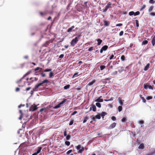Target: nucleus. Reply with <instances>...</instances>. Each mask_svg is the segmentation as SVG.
<instances>
[{
	"mask_svg": "<svg viewBox=\"0 0 155 155\" xmlns=\"http://www.w3.org/2000/svg\"><path fill=\"white\" fill-rule=\"evenodd\" d=\"M129 15L130 16H132L134 15V12L133 11L130 12L129 13Z\"/></svg>",
	"mask_w": 155,
	"mask_h": 155,
	"instance_id": "nucleus-29",
	"label": "nucleus"
},
{
	"mask_svg": "<svg viewBox=\"0 0 155 155\" xmlns=\"http://www.w3.org/2000/svg\"><path fill=\"white\" fill-rule=\"evenodd\" d=\"M116 123L114 122L111 124L109 126V128L110 129H112L114 128L116 126Z\"/></svg>",
	"mask_w": 155,
	"mask_h": 155,
	"instance_id": "nucleus-9",
	"label": "nucleus"
},
{
	"mask_svg": "<svg viewBox=\"0 0 155 155\" xmlns=\"http://www.w3.org/2000/svg\"><path fill=\"white\" fill-rule=\"evenodd\" d=\"M93 117V118H92V120L94 121H96V120H95V117H94V116H92L91 117Z\"/></svg>",
	"mask_w": 155,
	"mask_h": 155,
	"instance_id": "nucleus-58",
	"label": "nucleus"
},
{
	"mask_svg": "<svg viewBox=\"0 0 155 155\" xmlns=\"http://www.w3.org/2000/svg\"><path fill=\"white\" fill-rule=\"evenodd\" d=\"M135 22H136V26L137 27H138L139 26L138 21L137 20H135Z\"/></svg>",
	"mask_w": 155,
	"mask_h": 155,
	"instance_id": "nucleus-34",
	"label": "nucleus"
},
{
	"mask_svg": "<svg viewBox=\"0 0 155 155\" xmlns=\"http://www.w3.org/2000/svg\"><path fill=\"white\" fill-rule=\"evenodd\" d=\"M72 150H69L66 153L67 154H69L72 152Z\"/></svg>",
	"mask_w": 155,
	"mask_h": 155,
	"instance_id": "nucleus-48",
	"label": "nucleus"
},
{
	"mask_svg": "<svg viewBox=\"0 0 155 155\" xmlns=\"http://www.w3.org/2000/svg\"><path fill=\"white\" fill-rule=\"evenodd\" d=\"M74 122V120H71L70 121V123H69V125H71L73 124Z\"/></svg>",
	"mask_w": 155,
	"mask_h": 155,
	"instance_id": "nucleus-46",
	"label": "nucleus"
},
{
	"mask_svg": "<svg viewBox=\"0 0 155 155\" xmlns=\"http://www.w3.org/2000/svg\"><path fill=\"white\" fill-rule=\"evenodd\" d=\"M141 99L144 103H145L146 102V100L144 97H141Z\"/></svg>",
	"mask_w": 155,
	"mask_h": 155,
	"instance_id": "nucleus-49",
	"label": "nucleus"
},
{
	"mask_svg": "<svg viewBox=\"0 0 155 155\" xmlns=\"http://www.w3.org/2000/svg\"><path fill=\"white\" fill-rule=\"evenodd\" d=\"M78 72H77L75 73L73 76V78H74V77L77 76H78Z\"/></svg>",
	"mask_w": 155,
	"mask_h": 155,
	"instance_id": "nucleus-36",
	"label": "nucleus"
},
{
	"mask_svg": "<svg viewBox=\"0 0 155 155\" xmlns=\"http://www.w3.org/2000/svg\"><path fill=\"white\" fill-rule=\"evenodd\" d=\"M79 38L77 37L73 39L71 41L70 43L71 46L74 47L79 41Z\"/></svg>",
	"mask_w": 155,
	"mask_h": 155,
	"instance_id": "nucleus-2",
	"label": "nucleus"
},
{
	"mask_svg": "<svg viewBox=\"0 0 155 155\" xmlns=\"http://www.w3.org/2000/svg\"><path fill=\"white\" fill-rule=\"evenodd\" d=\"M95 117L96 118L98 119H100L101 118V116L100 114L96 115V116H95Z\"/></svg>",
	"mask_w": 155,
	"mask_h": 155,
	"instance_id": "nucleus-32",
	"label": "nucleus"
},
{
	"mask_svg": "<svg viewBox=\"0 0 155 155\" xmlns=\"http://www.w3.org/2000/svg\"><path fill=\"white\" fill-rule=\"evenodd\" d=\"M101 96H100L99 98L96 99L95 100V101L99 102H103V100L101 98Z\"/></svg>",
	"mask_w": 155,
	"mask_h": 155,
	"instance_id": "nucleus-8",
	"label": "nucleus"
},
{
	"mask_svg": "<svg viewBox=\"0 0 155 155\" xmlns=\"http://www.w3.org/2000/svg\"><path fill=\"white\" fill-rule=\"evenodd\" d=\"M96 106L99 108H100L101 107V104L99 103H96Z\"/></svg>",
	"mask_w": 155,
	"mask_h": 155,
	"instance_id": "nucleus-27",
	"label": "nucleus"
},
{
	"mask_svg": "<svg viewBox=\"0 0 155 155\" xmlns=\"http://www.w3.org/2000/svg\"><path fill=\"white\" fill-rule=\"evenodd\" d=\"M117 74V71H115L111 74V75L113 76H115Z\"/></svg>",
	"mask_w": 155,
	"mask_h": 155,
	"instance_id": "nucleus-40",
	"label": "nucleus"
},
{
	"mask_svg": "<svg viewBox=\"0 0 155 155\" xmlns=\"http://www.w3.org/2000/svg\"><path fill=\"white\" fill-rule=\"evenodd\" d=\"M38 79V78H30V80L31 81L29 82L31 83L34 81H37Z\"/></svg>",
	"mask_w": 155,
	"mask_h": 155,
	"instance_id": "nucleus-11",
	"label": "nucleus"
},
{
	"mask_svg": "<svg viewBox=\"0 0 155 155\" xmlns=\"http://www.w3.org/2000/svg\"><path fill=\"white\" fill-rule=\"evenodd\" d=\"M77 113V111H74L73 113H72L71 115V116H73L75 115V114Z\"/></svg>",
	"mask_w": 155,
	"mask_h": 155,
	"instance_id": "nucleus-50",
	"label": "nucleus"
},
{
	"mask_svg": "<svg viewBox=\"0 0 155 155\" xmlns=\"http://www.w3.org/2000/svg\"><path fill=\"white\" fill-rule=\"evenodd\" d=\"M149 86L148 84H144V88L145 89H147L148 87Z\"/></svg>",
	"mask_w": 155,
	"mask_h": 155,
	"instance_id": "nucleus-42",
	"label": "nucleus"
},
{
	"mask_svg": "<svg viewBox=\"0 0 155 155\" xmlns=\"http://www.w3.org/2000/svg\"><path fill=\"white\" fill-rule=\"evenodd\" d=\"M70 87V85L69 84H68L65 86H64V88L65 90L69 88Z\"/></svg>",
	"mask_w": 155,
	"mask_h": 155,
	"instance_id": "nucleus-22",
	"label": "nucleus"
},
{
	"mask_svg": "<svg viewBox=\"0 0 155 155\" xmlns=\"http://www.w3.org/2000/svg\"><path fill=\"white\" fill-rule=\"evenodd\" d=\"M46 108H42L40 110V112H42L43 111H44L45 112L46 111Z\"/></svg>",
	"mask_w": 155,
	"mask_h": 155,
	"instance_id": "nucleus-35",
	"label": "nucleus"
},
{
	"mask_svg": "<svg viewBox=\"0 0 155 155\" xmlns=\"http://www.w3.org/2000/svg\"><path fill=\"white\" fill-rule=\"evenodd\" d=\"M118 110L119 112H120L122 110V107L121 106H118Z\"/></svg>",
	"mask_w": 155,
	"mask_h": 155,
	"instance_id": "nucleus-28",
	"label": "nucleus"
},
{
	"mask_svg": "<svg viewBox=\"0 0 155 155\" xmlns=\"http://www.w3.org/2000/svg\"><path fill=\"white\" fill-rule=\"evenodd\" d=\"M146 7V5H143L140 8V11H141L143 10Z\"/></svg>",
	"mask_w": 155,
	"mask_h": 155,
	"instance_id": "nucleus-33",
	"label": "nucleus"
},
{
	"mask_svg": "<svg viewBox=\"0 0 155 155\" xmlns=\"http://www.w3.org/2000/svg\"><path fill=\"white\" fill-rule=\"evenodd\" d=\"M144 121L143 120H140L139 121V123L140 124H144Z\"/></svg>",
	"mask_w": 155,
	"mask_h": 155,
	"instance_id": "nucleus-44",
	"label": "nucleus"
},
{
	"mask_svg": "<svg viewBox=\"0 0 155 155\" xmlns=\"http://www.w3.org/2000/svg\"><path fill=\"white\" fill-rule=\"evenodd\" d=\"M89 119V118L87 117H86L83 120V123H85L87 121L88 119Z\"/></svg>",
	"mask_w": 155,
	"mask_h": 155,
	"instance_id": "nucleus-31",
	"label": "nucleus"
},
{
	"mask_svg": "<svg viewBox=\"0 0 155 155\" xmlns=\"http://www.w3.org/2000/svg\"><path fill=\"white\" fill-rule=\"evenodd\" d=\"M54 73L52 72L51 71L49 73V78H51L52 77L54 76Z\"/></svg>",
	"mask_w": 155,
	"mask_h": 155,
	"instance_id": "nucleus-25",
	"label": "nucleus"
},
{
	"mask_svg": "<svg viewBox=\"0 0 155 155\" xmlns=\"http://www.w3.org/2000/svg\"><path fill=\"white\" fill-rule=\"evenodd\" d=\"M144 148V144L143 143L140 144L138 147V148L139 149H143Z\"/></svg>",
	"mask_w": 155,
	"mask_h": 155,
	"instance_id": "nucleus-19",
	"label": "nucleus"
},
{
	"mask_svg": "<svg viewBox=\"0 0 155 155\" xmlns=\"http://www.w3.org/2000/svg\"><path fill=\"white\" fill-rule=\"evenodd\" d=\"M60 107L58 105H56L54 107H53V108L54 109H57L58 108H59Z\"/></svg>",
	"mask_w": 155,
	"mask_h": 155,
	"instance_id": "nucleus-56",
	"label": "nucleus"
},
{
	"mask_svg": "<svg viewBox=\"0 0 155 155\" xmlns=\"http://www.w3.org/2000/svg\"><path fill=\"white\" fill-rule=\"evenodd\" d=\"M97 45H100L102 41V40L99 38L97 39Z\"/></svg>",
	"mask_w": 155,
	"mask_h": 155,
	"instance_id": "nucleus-17",
	"label": "nucleus"
},
{
	"mask_svg": "<svg viewBox=\"0 0 155 155\" xmlns=\"http://www.w3.org/2000/svg\"><path fill=\"white\" fill-rule=\"evenodd\" d=\"M108 46L107 45H105L102 47L100 50V52L102 53L103 51H106L108 48Z\"/></svg>",
	"mask_w": 155,
	"mask_h": 155,
	"instance_id": "nucleus-5",
	"label": "nucleus"
},
{
	"mask_svg": "<svg viewBox=\"0 0 155 155\" xmlns=\"http://www.w3.org/2000/svg\"><path fill=\"white\" fill-rule=\"evenodd\" d=\"M148 88L150 89H152V90L153 89V87L152 86H151V85H150L149 86Z\"/></svg>",
	"mask_w": 155,
	"mask_h": 155,
	"instance_id": "nucleus-60",
	"label": "nucleus"
},
{
	"mask_svg": "<svg viewBox=\"0 0 155 155\" xmlns=\"http://www.w3.org/2000/svg\"><path fill=\"white\" fill-rule=\"evenodd\" d=\"M92 109L94 111H95L96 110V106L93 104L91 105V107L90 108L89 111H91Z\"/></svg>",
	"mask_w": 155,
	"mask_h": 155,
	"instance_id": "nucleus-7",
	"label": "nucleus"
},
{
	"mask_svg": "<svg viewBox=\"0 0 155 155\" xmlns=\"http://www.w3.org/2000/svg\"><path fill=\"white\" fill-rule=\"evenodd\" d=\"M152 98V96H148L147 98L146 99L147 100H150V99H151Z\"/></svg>",
	"mask_w": 155,
	"mask_h": 155,
	"instance_id": "nucleus-43",
	"label": "nucleus"
},
{
	"mask_svg": "<svg viewBox=\"0 0 155 155\" xmlns=\"http://www.w3.org/2000/svg\"><path fill=\"white\" fill-rule=\"evenodd\" d=\"M67 101V99H64L60 103H59L58 105V106L60 107L61 105H63L64 103H65Z\"/></svg>",
	"mask_w": 155,
	"mask_h": 155,
	"instance_id": "nucleus-10",
	"label": "nucleus"
},
{
	"mask_svg": "<svg viewBox=\"0 0 155 155\" xmlns=\"http://www.w3.org/2000/svg\"><path fill=\"white\" fill-rule=\"evenodd\" d=\"M31 89V87H28L26 88V91H28L30 89Z\"/></svg>",
	"mask_w": 155,
	"mask_h": 155,
	"instance_id": "nucleus-64",
	"label": "nucleus"
},
{
	"mask_svg": "<svg viewBox=\"0 0 155 155\" xmlns=\"http://www.w3.org/2000/svg\"><path fill=\"white\" fill-rule=\"evenodd\" d=\"M107 114V113L105 112H102L101 113V116L102 117V118H103L104 116Z\"/></svg>",
	"mask_w": 155,
	"mask_h": 155,
	"instance_id": "nucleus-18",
	"label": "nucleus"
},
{
	"mask_svg": "<svg viewBox=\"0 0 155 155\" xmlns=\"http://www.w3.org/2000/svg\"><path fill=\"white\" fill-rule=\"evenodd\" d=\"M104 26L105 27L109 25L110 23L109 21H107L104 20Z\"/></svg>",
	"mask_w": 155,
	"mask_h": 155,
	"instance_id": "nucleus-15",
	"label": "nucleus"
},
{
	"mask_svg": "<svg viewBox=\"0 0 155 155\" xmlns=\"http://www.w3.org/2000/svg\"><path fill=\"white\" fill-rule=\"evenodd\" d=\"M118 100H119V102L120 103L121 105H122L123 104V100L121 99V98H120V97L118 98ZM124 101V100H123Z\"/></svg>",
	"mask_w": 155,
	"mask_h": 155,
	"instance_id": "nucleus-20",
	"label": "nucleus"
},
{
	"mask_svg": "<svg viewBox=\"0 0 155 155\" xmlns=\"http://www.w3.org/2000/svg\"><path fill=\"white\" fill-rule=\"evenodd\" d=\"M49 83V81H48V80L45 79V80L43 81L42 82L40 83L39 84L36 85L35 87L33 88V90H32L33 91H35V90L38 88L39 87L41 86H43V84L45 83Z\"/></svg>",
	"mask_w": 155,
	"mask_h": 155,
	"instance_id": "nucleus-1",
	"label": "nucleus"
},
{
	"mask_svg": "<svg viewBox=\"0 0 155 155\" xmlns=\"http://www.w3.org/2000/svg\"><path fill=\"white\" fill-rule=\"evenodd\" d=\"M41 76L42 77H44L46 75L45 74L43 73H42L41 74Z\"/></svg>",
	"mask_w": 155,
	"mask_h": 155,
	"instance_id": "nucleus-62",
	"label": "nucleus"
},
{
	"mask_svg": "<svg viewBox=\"0 0 155 155\" xmlns=\"http://www.w3.org/2000/svg\"><path fill=\"white\" fill-rule=\"evenodd\" d=\"M74 26H72L71 27L69 28L67 31V32H70L72 31V30L73 29H74Z\"/></svg>",
	"mask_w": 155,
	"mask_h": 155,
	"instance_id": "nucleus-13",
	"label": "nucleus"
},
{
	"mask_svg": "<svg viewBox=\"0 0 155 155\" xmlns=\"http://www.w3.org/2000/svg\"><path fill=\"white\" fill-rule=\"evenodd\" d=\"M111 2H109L105 6L104 9H103V12H106L109 8H111Z\"/></svg>",
	"mask_w": 155,
	"mask_h": 155,
	"instance_id": "nucleus-3",
	"label": "nucleus"
},
{
	"mask_svg": "<svg viewBox=\"0 0 155 155\" xmlns=\"http://www.w3.org/2000/svg\"><path fill=\"white\" fill-rule=\"evenodd\" d=\"M125 57L124 55H122L121 57V60L122 61H124L125 60Z\"/></svg>",
	"mask_w": 155,
	"mask_h": 155,
	"instance_id": "nucleus-26",
	"label": "nucleus"
},
{
	"mask_svg": "<svg viewBox=\"0 0 155 155\" xmlns=\"http://www.w3.org/2000/svg\"><path fill=\"white\" fill-rule=\"evenodd\" d=\"M96 81L95 80H94L92 81L91 82H89L87 84L88 86H91L94 83H95Z\"/></svg>",
	"mask_w": 155,
	"mask_h": 155,
	"instance_id": "nucleus-16",
	"label": "nucleus"
},
{
	"mask_svg": "<svg viewBox=\"0 0 155 155\" xmlns=\"http://www.w3.org/2000/svg\"><path fill=\"white\" fill-rule=\"evenodd\" d=\"M81 146L80 145H79L76 147L77 150H79L78 151V153H81L84 150V147H82L81 149Z\"/></svg>",
	"mask_w": 155,
	"mask_h": 155,
	"instance_id": "nucleus-4",
	"label": "nucleus"
},
{
	"mask_svg": "<svg viewBox=\"0 0 155 155\" xmlns=\"http://www.w3.org/2000/svg\"><path fill=\"white\" fill-rule=\"evenodd\" d=\"M153 6H151L150 7L149 9V12H151L153 9Z\"/></svg>",
	"mask_w": 155,
	"mask_h": 155,
	"instance_id": "nucleus-39",
	"label": "nucleus"
},
{
	"mask_svg": "<svg viewBox=\"0 0 155 155\" xmlns=\"http://www.w3.org/2000/svg\"><path fill=\"white\" fill-rule=\"evenodd\" d=\"M37 106L35 105H32L30 109V111H34L37 109Z\"/></svg>",
	"mask_w": 155,
	"mask_h": 155,
	"instance_id": "nucleus-6",
	"label": "nucleus"
},
{
	"mask_svg": "<svg viewBox=\"0 0 155 155\" xmlns=\"http://www.w3.org/2000/svg\"><path fill=\"white\" fill-rule=\"evenodd\" d=\"M114 57V55L113 54H112L109 58V59L110 60H112L113 59V58Z\"/></svg>",
	"mask_w": 155,
	"mask_h": 155,
	"instance_id": "nucleus-38",
	"label": "nucleus"
},
{
	"mask_svg": "<svg viewBox=\"0 0 155 155\" xmlns=\"http://www.w3.org/2000/svg\"><path fill=\"white\" fill-rule=\"evenodd\" d=\"M148 43V41L147 40H144V41H143L142 43V45H146V44H147Z\"/></svg>",
	"mask_w": 155,
	"mask_h": 155,
	"instance_id": "nucleus-21",
	"label": "nucleus"
},
{
	"mask_svg": "<svg viewBox=\"0 0 155 155\" xmlns=\"http://www.w3.org/2000/svg\"><path fill=\"white\" fill-rule=\"evenodd\" d=\"M150 65L149 63H148L146 66L145 67V68H149Z\"/></svg>",
	"mask_w": 155,
	"mask_h": 155,
	"instance_id": "nucleus-59",
	"label": "nucleus"
},
{
	"mask_svg": "<svg viewBox=\"0 0 155 155\" xmlns=\"http://www.w3.org/2000/svg\"><path fill=\"white\" fill-rule=\"evenodd\" d=\"M153 0H149V3L151 4H153L155 2L153 1Z\"/></svg>",
	"mask_w": 155,
	"mask_h": 155,
	"instance_id": "nucleus-55",
	"label": "nucleus"
},
{
	"mask_svg": "<svg viewBox=\"0 0 155 155\" xmlns=\"http://www.w3.org/2000/svg\"><path fill=\"white\" fill-rule=\"evenodd\" d=\"M39 13L41 16L46 15L47 14V13L46 12H40Z\"/></svg>",
	"mask_w": 155,
	"mask_h": 155,
	"instance_id": "nucleus-23",
	"label": "nucleus"
},
{
	"mask_svg": "<svg viewBox=\"0 0 155 155\" xmlns=\"http://www.w3.org/2000/svg\"><path fill=\"white\" fill-rule=\"evenodd\" d=\"M150 15L152 16H154L155 15V13L154 12H151L150 13Z\"/></svg>",
	"mask_w": 155,
	"mask_h": 155,
	"instance_id": "nucleus-63",
	"label": "nucleus"
},
{
	"mask_svg": "<svg viewBox=\"0 0 155 155\" xmlns=\"http://www.w3.org/2000/svg\"><path fill=\"white\" fill-rule=\"evenodd\" d=\"M111 119L113 120V121H115L116 120V118L114 116H113L112 117H111Z\"/></svg>",
	"mask_w": 155,
	"mask_h": 155,
	"instance_id": "nucleus-47",
	"label": "nucleus"
},
{
	"mask_svg": "<svg viewBox=\"0 0 155 155\" xmlns=\"http://www.w3.org/2000/svg\"><path fill=\"white\" fill-rule=\"evenodd\" d=\"M151 43L152 44V46H154L155 45V36H154L152 40Z\"/></svg>",
	"mask_w": 155,
	"mask_h": 155,
	"instance_id": "nucleus-12",
	"label": "nucleus"
},
{
	"mask_svg": "<svg viewBox=\"0 0 155 155\" xmlns=\"http://www.w3.org/2000/svg\"><path fill=\"white\" fill-rule=\"evenodd\" d=\"M51 69H47L44 70L45 72H48L51 71Z\"/></svg>",
	"mask_w": 155,
	"mask_h": 155,
	"instance_id": "nucleus-57",
	"label": "nucleus"
},
{
	"mask_svg": "<svg viewBox=\"0 0 155 155\" xmlns=\"http://www.w3.org/2000/svg\"><path fill=\"white\" fill-rule=\"evenodd\" d=\"M65 144L66 145L68 146L70 145V142L68 141H66L65 142Z\"/></svg>",
	"mask_w": 155,
	"mask_h": 155,
	"instance_id": "nucleus-41",
	"label": "nucleus"
},
{
	"mask_svg": "<svg viewBox=\"0 0 155 155\" xmlns=\"http://www.w3.org/2000/svg\"><path fill=\"white\" fill-rule=\"evenodd\" d=\"M124 32L123 31H121L119 33V35L120 36H121L123 34Z\"/></svg>",
	"mask_w": 155,
	"mask_h": 155,
	"instance_id": "nucleus-51",
	"label": "nucleus"
},
{
	"mask_svg": "<svg viewBox=\"0 0 155 155\" xmlns=\"http://www.w3.org/2000/svg\"><path fill=\"white\" fill-rule=\"evenodd\" d=\"M42 148L41 147H38L36 150V153L38 154L39 153L41 152V150L42 149Z\"/></svg>",
	"mask_w": 155,
	"mask_h": 155,
	"instance_id": "nucleus-14",
	"label": "nucleus"
},
{
	"mask_svg": "<svg viewBox=\"0 0 155 155\" xmlns=\"http://www.w3.org/2000/svg\"><path fill=\"white\" fill-rule=\"evenodd\" d=\"M122 25H123L122 24L120 23V24H117L116 25V26H122Z\"/></svg>",
	"mask_w": 155,
	"mask_h": 155,
	"instance_id": "nucleus-53",
	"label": "nucleus"
},
{
	"mask_svg": "<svg viewBox=\"0 0 155 155\" xmlns=\"http://www.w3.org/2000/svg\"><path fill=\"white\" fill-rule=\"evenodd\" d=\"M108 106L110 108L113 107V104H110L108 105Z\"/></svg>",
	"mask_w": 155,
	"mask_h": 155,
	"instance_id": "nucleus-61",
	"label": "nucleus"
},
{
	"mask_svg": "<svg viewBox=\"0 0 155 155\" xmlns=\"http://www.w3.org/2000/svg\"><path fill=\"white\" fill-rule=\"evenodd\" d=\"M127 120V118L125 117H124L121 120V121L123 122H124L126 121Z\"/></svg>",
	"mask_w": 155,
	"mask_h": 155,
	"instance_id": "nucleus-30",
	"label": "nucleus"
},
{
	"mask_svg": "<svg viewBox=\"0 0 155 155\" xmlns=\"http://www.w3.org/2000/svg\"><path fill=\"white\" fill-rule=\"evenodd\" d=\"M140 14V12L139 11H137L135 12H134V16H136Z\"/></svg>",
	"mask_w": 155,
	"mask_h": 155,
	"instance_id": "nucleus-37",
	"label": "nucleus"
},
{
	"mask_svg": "<svg viewBox=\"0 0 155 155\" xmlns=\"http://www.w3.org/2000/svg\"><path fill=\"white\" fill-rule=\"evenodd\" d=\"M64 136H67V131L66 130H65L64 132Z\"/></svg>",
	"mask_w": 155,
	"mask_h": 155,
	"instance_id": "nucleus-54",
	"label": "nucleus"
},
{
	"mask_svg": "<svg viewBox=\"0 0 155 155\" xmlns=\"http://www.w3.org/2000/svg\"><path fill=\"white\" fill-rule=\"evenodd\" d=\"M71 137V136L70 134H68L66 137V139L67 140H69Z\"/></svg>",
	"mask_w": 155,
	"mask_h": 155,
	"instance_id": "nucleus-24",
	"label": "nucleus"
},
{
	"mask_svg": "<svg viewBox=\"0 0 155 155\" xmlns=\"http://www.w3.org/2000/svg\"><path fill=\"white\" fill-rule=\"evenodd\" d=\"M93 48L94 47H90L88 49V51H91L93 50Z\"/></svg>",
	"mask_w": 155,
	"mask_h": 155,
	"instance_id": "nucleus-45",
	"label": "nucleus"
},
{
	"mask_svg": "<svg viewBox=\"0 0 155 155\" xmlns=\"http://www.w3.org/2000/svg\"><path fill=\"white\" fill-rule=\"evenodd\" d=\"M64 56V54H61L59 56V58H63Z\"/></svg>",
	"mask_w": 155,
	"mask_h": 155,
	"instance_id": "nucleus-52",
	"label": "nucleus"
}]
</instances>
